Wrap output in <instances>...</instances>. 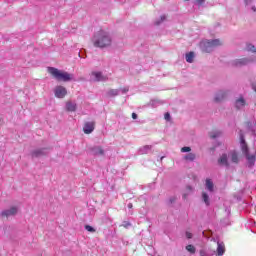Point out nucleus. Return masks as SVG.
<instances>
[{"label": "nucleus", "instance_id": "37", "mask_svg": "<svg viewBox=\"0 0 256 256\" xmlns=\"http://www.w3.org/2000/svg\"><path fill=\"white\" fill-rule=\"evenodd\" d=\"M132 119H137V113H132Z\"/></svg>", "mask_w": 256, "mask_h": 256}, {"label": "nucleus", "instance_id": "14", "mask_svg": "<svg viewBox=\"0 0 256 256\" xmlns=\"http://www.w3.org/2000/svg\"><path fill=\"white\" fill-rule=\"evenodd\" d=\"M246 105V101L245 98H243V96H241L240 98L236 99L235 101V107L236 109H243V107H245Z\"/></svg>", "mask_w": 256, "mask_h": 256}, {"label": "nucleus", "instance_id": "24", "mask_svg": "<svg viewBox=\"0 0 256 256\" xmlns=\"http://www.w3.org/2000/svg\"><path fill=\"white\" fill-rule=\"evenodd\" d=\"M230 158L232 163H239V156L237 155V152H231Z\"/></svg>", "mask_w": 256, "mask_h": 256}, {"label": "nucleus", "instance_id": "10", "mask_svg": "<svg viewBox=\"0 0 256 256\" xmlns=\"http://www.w3.org/2000/svg\"><path fill=\"white\" fill-rule=\"evenodd\" d=\"M83 131L86 135H89L95 131V121L85 122L83 126Z\"/></svg>", "mask_w": 256, "mask_h": 256}, {"label": "nucleus", "instance_id": "26", "mask_svg": "<svg viewBox=\"0 0 256 256\" xmlns=\"http://www.w3.org/2000/svg\"><path fill=\"white\" fill-rule=\"evenodd\" d=\"M158 105H163V101L161 100H151L150 107H158Z\"/></svg>", "mask_w": 256, "mask_h": 256}, {"label": "nucleus", "instance_id": "17", "mask_svg": "<svg viewBox=\"0 0 256 256\" xmlns=\"http://www.w3.org/2000/svg\"><path fill=\"white\" fill-rule=\"evenodd\" d=\"M152 149H153L152 145L142 146L141 148H139V154L140 155H147V153H149V151H151Z\"/></svg>", "mask_w": 256, "mask_h": 256}, {"label": "nucleus", "instance_id": "23", "mask_svg": "<svg viewBox=\"0 0 256 256\" xmlns=\"http://www.w3.org/2000/svg\"><path fill=\"white\" fill-rule=\"evenodd\" d=\"M195 59V53L189 52L186 54V61L187 63H193V60Z\"/></svg>", "mask_w": 256, "mask_h": 256}, {"label": "nucleus", "instance_id": "21", "mask_svg": "<svg viewBox=\"0 0 256 256\" xmlns=\"http://www.w3.org/2000/svg\"><path fill=\"white\" fill-rule=\"evenodd\" d=\"M202 201L207 205V207L211 205V202L209 201V194H207V192L202 193Z\"/></svg>", "mask_w": 256, "mask_h": 256}, {"label": "nucleus", "instance_id": "28", "mask_svg": "<svg viewBox=\"0 0 256 256\" xmlns=\"http://www.w3.org/2000/svg\"><path fill=\"white\" fill-rule=\"evenodd\" d=\"M118 91H120L122 95H125L126 93H129V86H125L124 88H119Z\"/></svg>", "mask_w": 256, "mask_h": 256}, {"label": "nucleus", "instance_id": "11", "mask_svg": "<svg viewBox=\"0 0 256 256\" xmlns=\"http://www.w3.org/2000/svg\"><path fill=\"white\" fill-rule=\"evenodd\" d=\"M90 153L94 156L105 155V150L101 146H93L89 148Z\"/></svg>", "mask_w": 256, "mask_h": 256}, {"label": "nucleus", "instance_id": "1", "mask_svg": "<svg viewBox=\"0 0 256 256\" xmlns=\"http://www.w3.org/2000/svg\"><path fill=\"white\" fill-rule=\"evenodd\" d=\"M112 43L113 38L111 37V34L105 30H100L94 33L92 37V44L98 49H107V47H111Z\"/></svg>", "mask_w": 256, "mask_h": 256}, {"label": "nucleus", "instance_id": "29", "mask_svg": "<svg viewBox=\"0 0 256 256\" xmlns=\"http://www.w3.org/2000/svg\"><path fill=\"white\" fill-rule=\"evenodd\" d=\"M84 229H86V231H88L89 233H95V231H96L95 228H93L90 225H85Z\"/></svg>", "mask_w": 256, "mask_h": 256}, {"label": "nucleus", "instance_id": "18", "mask_svg": "<svg viewBox=\"0 0 256 256\" xmlns=\"http://www.w3.org/2000/svg\"><path fill=\"white\" fill-rule=\"evenodd\" d=\"M205 187H206L207 191H209L210 193H213L215 184H213V181L211 179L207 178Z\"/></svg>", "mask_w": 256, "mask_h": 256}, {"label": "nucleus", "instance_id": "38", "mask_svg": "<svg viewBox=\"0 0 256 256\" xmlns=\"http://www.w3.org/2000/svg\"><path fill=\"white\" fill-rule=\"evenodd\" d=\"M128 209H133V203L128 204Z\"/></svg>", "mask_w": 256, "mask_h": 256}, {"label": "nucleus", "instance_id": "15", "mask_svg": "<svg viewBox=\"0 0 256 256\" xmlns=\"http://www.w3.org/2000/svg\"><path fill=\"white\" fill-rule=\"evenodd\" d=\"M218 163L224 167H229V160L227 158V154H222V156L218 159Z\"/></svg>", "mask_w": 256, "mask_h": 256}, {"label": "nucleus", "instance_id": "22", "mask_svg": "<svg viewBox=\"0 0 256 256\" xmlns=\"http://www.w3.org/2000/svg\"><path fill=\"white\" fill-rule=\"evenodd\" d=\"M185 161H195L197 159V155L195 153H188L184 156Z\"/></svg>", "mask_w": 256, "mask_h": 256}, {"label": "nucleus", "instance_id": "9", "mask_svg": "<svg viewBox=\"0 0 256 256\" xmlns=\"http://www.w3.org/2000/svg\"><path fill=\"white\" fill-rule=\"evenodd\" d=\"M229 91L227 90H220L215 94L214 101L215 103H221L225 101L226 97H228Z\"/></svg>", "mask_w": 256, "mask_h": 256}, {"label": "nucleus", "instance_id": "36", "mask_svg": "<svg viewBox=\"0 0 256 256\" xmlns=\"http://www.w3.org/2000/svg\"><path fill=\"white\" fill-rule=\"evenodd\" d=\"M252 2H253V0H245L246 5H251Z\"/></svg>", "mask_w": 256, "mask_h": 256}, {"label": "nucleus", "instance_id": "16", "mask_svg": "<svg viewBox=\"0 0 256 256\" xmlns=\"http://www.w3.org/2000/svg\"><path fill=\"white\" fill-rule=\"evenodd\" d=\"M120 94H121V90L119 89H109L106 92V97H117Z\"/></svg>", "mask_w": 256, "mask_h": 256}, {"label": "nucleus", "instance_id": "39", "mask_svg": "<svg viewBox=\"0 0 256 256\" xmlns=\"http://www.w3.org/2000/svg\"><path fill=\"white\" fill-rule=\"evenodd\" d=\"M252 11H254V12L256 11V7L255 6L252 7Z\"/></svg>", "mask_w": 256, "mask_h": 256}, {"label": "nucleus", "instance_id": "3", "mask_svg": "<svg viewBox=\"0 0 256 256\" xmlns=\"http://www.w3.org/2000/svg\"><path fill=\"white\" fill-rule=\"evenodd\" d=\"M48 73L52 75L56 81H63L64 83H68V81H73V74L69 72L61 71L55 67H48Z\"/></svg>", "mask_w": 256, "mask_h": 256}, {"label": "nucleus", "instance_id": "7", "mask_svg": "<svg viewBox=\"0 0 256 256\" xmlns=\"http://www.w3.org/2000/svg\"><path fill=\"white\" fill-rule=\"evenodd\" d=\"M54 95L57 97V99H64V97L67 95V88L64 86H56L54 89Z\"/></svg>", "mask_w": 256, "mask_h": 256}, {"label": "nucleus", "instance_id": "19", "mask_svg": "<svg viewBox=\"0 0 256 256\" xmlns=\"http://www.w3.org/2000/svg\"><path fill=\"white\" fill-rule=\"evenodd\" d=\"M217 253L219 256L225 255V244L223 242L217 243Z\"/></svg>", "mask_w": 256, "mask_h": 256}, {"label": "nucleus", "instance_id": "31", "mask_svg": "<svg viewBox=\"0 0 256 256\" xmlns=\"http://www.w3.org/2000/svg\"><path fill=\"white\" fill-rule=\"evenodd\" d=\"M165 19H167V17L165 15H162L160 17V21H156L155 25H161V23H163V21H165Z\"/></svg>", "mask_w": 256, "mask_h": 256}, {"label": "nucleus", "instance_id": "25", "mask_svg": "<svg viewBox=\"0 0 256 256\" xmlns=\"http://www.w3.org/2000/svg\"><path fill=\"white\" fill-rule=\"evenodd\" d=\"M186 251H188L192 255H195V253L197 251V248H195V246L189 244V245L186 246Z\"/></svg>", "mask_w": 256, "mask_h": 256}, {"label": "nucleus", "instance_id": "5", "mask_svg": "<svg viewBox=\"0 0 256 256\" xmlns=\"http://www.w3.org/2000/svg\"><path fill=\"white\" fill-rule=\"evenodd\" d=\"M256 57L250 56L246 58L235 59L230 62L231 67H245V65H251L255 63Z\"/></svg>", "mask_w": 256, "mask_h": 256}, {"label": "nucleus", "instance_id": "35", "mask_svg": "<svg viewBox=\"0 0 256 256\" xmlns=\"http://www.w3.org/2000/svg\"><path fill=\"white\" fill-rule=\"evenodd\" d=\"M186 237L188 239H193V234L191 232H186Z\"/></svg>", "mask_w": 256, "mask_h": 256}, {"label": "nucleus", "instance_id": "40", "mask_svg": "<svg viewBox=\"0 0 256 256\" xmlns=\"http://www.w3.org/2000/svg\"><path fill=\"white\" fill-rule=\"evenodd\" d=\"M183 199H187V195L186 194L183 195Z\"/></svg>", "mask_w": 256, "mask_h": 256}, {"label": "nucleus", "instance_id": "27", "mask_svg": "<svg viewBox=\"0 0 256 256\" xmlns=\"http://www.w3.org/2000/svg\"><path fill=\"white\" fill-rule=\"evenodd\" d=\"M246 50L250 51L251 53H256L255 45L253 44H247Z\"/></svg>", "mask_w": 256, "mask_h": 256}, {"label": "nucleus", "instance_id": "6", "mask_svg": "<svg viewBox=\"0 0 256 256\" xmlns=\"http://www.w3.org/2000/svg\"><path fill=\"white\" fill-rule=\"evenodd\" d=\"M17 213H19V208L17 206H13L10 209L3 210L0 213V217H6V218L15 217Z\"/></svg>", "mask_w": 256, "mask_h": 256}, {"label": "nucleus", "instance_id": "32", "mask_svg": "<svg viewBox=\"0 0 256 256\" xmlns=\"http://www.w3.org/2000/svg\"><path fill=\"white\" fill-rule=\"evenodd\" d=\"M122 227H124L125 229H129V227H131V222L129 221H124L122 223Z\"/></svg>", "mask_w": 256, "mask_h": 256}, {"label": "nucleus", "instance_id": "8", "mask_svg": "<svg viewBox=\"0 0 256 256\" xmlns=\"http://www.w3.org/2000/svg\"><path fill=\"white\" fill-rule=\"evenodd\" d=\"M49 148H37L31 152V157L39 158L48 155Z\"/></svg>", "mask_w": 256, "mask_h": 256}, {"label": "nucleus", "instance_id": "12", "mask_svg": "<svg viewBox=\"0 0 256 256\" xmlns=\"http://www.w3.org/2000/svg\"><path fill=\"white\" fill-rule=\"evenodd\" d=\"M92 77H94L93 81L99 82V81H107V77L103 76L102 72H92Z\"/></svg>", "mask_w": 256, "mask_h": 256}, {"label": "nucleus", "instance_id": "13", "mask_svg": "<svg viewBox=\"0 0 256 256\" xmlns=\"http://www.w3.org/2000/svg\"><path fill=\"white\" fill-rule=\"evenodd\" d=\"M66 111H69L71 113H74L75 111H77V103L73 101L66 102Z\"/></svg>", "mask_w": 256, "mask_h": 256}, {"label": "nucleus", "instance_id": "30", "mask_svg": "<svg viewBox=\"0 0 256 256\" xmlns=\"http://www.w3.org/2000/svg\"><path fill=\"white\" fill-rule=\"evenodd\" d=\"M191 147L189 146H184L181 148V153H190Z\"/></svg>", "mask_w": 256, "mask_h": 256}, {"label": "nucleus", "instance_id": "33", "mask_svg": "<svg viewBox=\"0 0 256 256\" xmlns=\"http://www.w3.org/2000/svg\"><path fill=\"white\" fill-rule=\"evenodd\" d=\"M164 119L166 121H171V114H169V112H166L165 115H164Z\"/></svg>", "mask_w": 256, "mask_h": 256}, {"label": "nucleus", "instance_id": "20", "mask_svg": "<svg viewBox=\"0 0 256 256\" xmlns=\"http://www.w3.org/2000/svg\"><path fill=\"white\" fill-rule=\"evenodd\" d=\"M221 135H223V133L219 130H215L209 133V137L210 139H217L219 137H221Z\"/></svg>", "mask_w": 256, "mask_h": 256}, {"label": "nucleus", "instance_id": "4", "mask_svg": "<svg viewBox=\"0 0 256 256\" xmlns=\"http://www.w3.org/2000/svg\"><path fill=\"white\" fill-rule=\"evenodd\" d=\"M221 41L219 39L205 40L200 43V47L204 53H211L214 47H219Z\"/></svg>", "mask_w": 256, "mask_h": 256}, {"label": "nucleus", "instance_id": "2", "mask_svg": "<svg viewBox=\"0 0 256 256\" xmlns=\"http://www.w3.org/2000/svg\"><path fill=\"white\" fill-rule=\"evenodd\" d=\"M239 138H240L241 151H242L243 155L246 157L248 166L253 167V165H255V161H256V151H255V154H251L249 152V146H247V142L245 141V134L243 133V130L239 131Z\"/></svg>", "mask_w": 256, "mask_h": 256}, {"label": "nucleus", "instance_id": "34", "mask_svg": "<svg viewBox=\"0 0 256 256\" xmlns=\"http://www.w3.org/2000/svg\"><path fill=\"white\" fill-rule=\"evenodd\" d=\"M175 201H177V197H175V196H173V197H171V198L169 199V203H170V204L175 203Z\"/></svg>", "mask_w": 256, "mask_h": 256}]
</instances>
